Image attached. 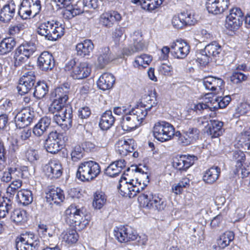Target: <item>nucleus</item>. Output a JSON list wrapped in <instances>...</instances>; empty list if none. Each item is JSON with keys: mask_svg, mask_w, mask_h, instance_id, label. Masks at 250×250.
Here are the masks:
<instances>
[{"mask_svg": "<svg viewBox=\"0 0 250 250\" xmlns=\"http://www.w3.org/2000/svg\"><path fill=\"white\" fill-rule=\"evenodd\" d=\"M34 112L30 108H25L18 112L15 117V122L17 127L23 128L32 122Z\"/></svg>", "mask_w": 250, "mask_h": 250, "instance_id": "obj_15", "label": "nucleus"}, {"mask_svg": "<svg viewBox=\"0 0 250 250\" xmlns=\"http://www.w3.org/2000/svg\"><path fill=\"white\" fill-rule=\"evenodd\" d=\"M52 6L55 5L58 9L68 7L71 2V0H50Z\"/></svg>", "mask_w": 250, "mask_h": 250, "instance_id": "obj_60", "label": "nucleus"}, {"mask_svg": "<svg viewBox=\"0 0 250 250\" xmlns=\"http://www.w3.org/2000/svg\"><path fill=\"white\" fill-rule=\"evenodd\" d=\"M196 160L193 155L177 156L173 159V167L179 170H186L193 165Z\"/></svg>", "mask_w": 250, "mask_h": 250, "instance_id": "obj_17", "label": "nucleus"}, {"mask_svg": "<svg viewBox=\"0 0 250 250\" xmlns=\"http://www.w3.org/2000/svg\"><path fill=\"white\" fill-rule=\"evenodd\" d=\"M243 20L237 19L232 17H227L226 20L225 26L230 30H234L238 29V28L242 25Z\"/></svg>", "mask_w": 250, "mask_h": 250, "instance_id": "obj_48", "label": "nucleus"}, {"mask_svg": "<svg viewBox=\"0 0 250 250\" xmlns=\"http://www.w3.org/2000/svg\"><path fill=\"white\" fill-rule=\"evenodd\" d=\"M38 231L39 234H42L44 237L48 236L51 237L53 236V233L50 231L48 227L43 224L38 225Z\"/></svg>", "mask_w": 250, "mask_h": 250, "instance_id": "obj_63", "label": "nucleus"}, {"mask_svg": "<svg viewBox=\"0 0 250 250\" xmlns=\"http://www.w3.org/2000/svg\"><path fill=\"white\" fill-rule=\"evenodd\" d=\"M176 135L178 136V142L179 144L183 146H188L191 144L185 130L182 133L177 132Z\"/></svg>", "mask_w": 250, "mask_h": 250, "instance_id": "obj_55", "label": "nucleus"}, {"mask_svg": "<svg viewBox=\"0 0 250 250\" xmlns=\"http://www.w3.org/2000/svg\"><path fill=\"white\" fill-rule=\"evenodd\" d=\"M37 33L49 41H56L64 32L63 25L59 22L51 21L41 23L37 29Z\"/></svg>", "mask_w": 250, "mask_h": 250, "instance_id": "obj_2", "label": "nucleus"}, {"mask_svg": "<svg viewBox=\"0 0 250 250\" xmlns=\"http://www.w3.org/2000/svg\"><path fill=\"white\" fill-rule=\"evenodd\" d=\"M71 8L74 12V15H76V16L83 13L84 12H87L82 0L78 1L76 4L72 6Z\"/></svg>", "mask_w": 250, "mask_h": 250, "instance_id": "obj_57", "label": "nucleus"}, {"mask_svg": "<svg viewBox=\"0 0 250 250\" xmlns=\"http://www.w3.org/2000/svg\"><path fill=\"white\" fill-rule=\"evenodd\" d=\"M69 88L65 85L56 88L52 93V95L55 100L61 101L62 103H66L68 100Z\"/></svg>", "mask_w": 250, "mask_h": 250, "instance_id": "obj_38", "label": "nucleus"}, {"mask_svg": "<svg viewBox=\"0 0 250 250\" xmlns=\"http://www.w3.org/2000/svg\"><path fill=\"white\" fill-rule=\"evenodd\" d=\"M126 162L124 159L115 161L105 169V174L109 177H115L120 174L126 167Z\"/></svg>", "mask_w": 250, "mask_h": 250, "instance_id": "obj_23", "label": "nucleus"}, {"mask_svg": "<svg viewBox=\"0 0 250 250\" xmlns=\"http://www.w3.org/2000/svg\"><path fill=\"white\" fill-rule=\"evenodd\" d=\"M16 5L11 2L5 5L0 13V21L4 22H9L14 16L15 14Z\"/></svg>", "mask_w": 250, "mask_h": 250, "instance_id": "obj_30", "label": "nucleus"}, {"mask_svg": "<svg viewBox=\"0 0 250 250\" xmlns=\"http://www.w3.org/2000/svg\"><path fill=\"white\" fill-rule=\"evenodd\" d=\"M170 49L171 53L174 58L183 59L189 54L190 46L185 41L177 40L171 43Z\"/></svg>", "mask_w": 250, "mask_h": 250, "instance_id": "obj_10", "label": "nucleus"}, {"mask_svg": "<svg viewBox=\"0 0 250 250\" xmlns=\"http://www.w3.org/2000/svg\"><path fill=\"white\" fill-rule=\"evenodd\" d=\"M115 122V118L111 110H106L102 115L99 123L100 128L103 130L110 128Z\"/></svg>", "mask_w": 250, "mask_h": 250, "instance_id": "obj_34", "label": "nucleus"}, {"mask_svg": "<svg viewBox=\"0 0 250 250\" xmlns=\"http://www.w3.org/2000/svg\"><path fill=\"white\" fill-rule=\"evenodd\" d=\"M83 209L75 205H70L65 210L63 215L65 222L78 230L84 229L89 221L84 217Z\"/></svg>", "mask_w": 250, "mask_h": 250, "instance_id": "obj_1", "label": "nucleus"}, {"mask_svg": "<svg viewBox=\"0 0 250 250\" xmlns=\"http://www.w3.org/2000/svg\"><path fill=\"white\" fill-rule=\"evenodd\" d=\"M23 173L21 167L18 164L11 165L4 171L0 177V180L4 183H9L12 180L21 179Z\"/></svg>", "mask_w": 250, "mask_h": 250, "instance_id": "obj_12", "label": "nucleus"}, {"mask_svg": "<svg viewBox=\"0 0 250 250\" xmlns=\"http://www.w3.org/2000/svg\"><path fill=\"white\" fill-rule=\"evenodd\" d=\"M233 158L236 161V167H241L245 161V155L243 151L237 150L233 152Z\"/></svg>", "mask_w": 250, "mask_h": 250, "instance_id": "obj_53", "label": "nucleus"}, {"mask_svg": "<svg viewBox=\"0 0 250 250\" xmlns=\"http://www.w3.org/2000/svg\"><path fill=\"white\" fill-rule=\"evenodd\" d=\"M224 123L221 121L215 120H211L209 123L208 124L207 133L212 138H217L221 136L223 133Z\"/></svg>", "mask_w": 250, "mask_h": 250, "instance_id": "obj_26", "label": "nucleus"}, {"mask_svg": "<svg viewBox=\"0 0 250 250\" xmlns=\"http://www.w3.org/2000/svg\"><path fill=\"white\" fill-rule=\"evenodd\" d=\"M46 176L52 179L59 178L62 174V168L61 163L58 160H52L45 166Z\"/></svg>", "mask_w": 250, "mask_h": 250, "instance_id": "obj_19", "label": "nucleus"}, {"mask_svg": "<svg viewBox=\"0 0 250 250\" xmlns=\"http://www.w3.org/2000/svg\"><path fill=\"white\" fill-rule=\"evenodd\" d=\"M66 110L63 108V111L55 113L53 116V120L58 125H62L63 122H66L69 124L71 123L72 118V111L71 108H68V112H66Z\"/></svg>", "mask_w": 250, "mask_h": 250, "instance_id": "obj_36", "label": "nucleus"}, {"mask_svg": "<svg viewBox=\"0 0 250 250\" xmlns=\"http://www.w3.org/2000/svg\"><path fill=\"white\" fill-rule=\"evenodd\" d=\"M220 173V167L217 166L212 167L204 172L203 180L206 184H212L218 179Z\"/></svg>", "mask_w": 250, "mask_h": 250, "instance_id": "obj_29", "label": "nucleus"}, {"mask_svg": "<svg viewBox=\"0 0 250 250\" xmlns=\"http://www.w3.org/2000/svg\"><path fill=\"white\" fill-rule=\"evenodd\" d=\"M106 202V197L102 191H97L94 195L93 202V207L97 209H101Z\"/></svg>", "mask_w": 250, "mask_h": 250, "instance_id": "obj_46", "label": "nucleus"}, {"mask_svg": "<svg viewBox=\"0 0 250 250\" xmlns=\"http://www.w3.org/2000/svg\"><path fill=\"white\" fill-rule=\"evenodd\" d=\"M221 51V46L215 42L207 45L203 50V52L207 53L208 55L214 59L219 57Z\"/></svg>", "mask_w": 250, "mask_h": 250, "instance_id": "obj_37", "label": "nucleus"}, {"mask_svg": "<svg viewBox=\"0 0 250 250\" xmlns=\"http://www.w3.org/2000/svg\"><path fill=\"white\" fill-rule=\"evenodd\" d=\"M101 173L99 164L94 161H84L78 167L76 177L82 181H90L96 178Z\"/></svg>", "mask_w": 250, "mask_h": 250, "instance_id": "obj_3", "label": "nucleus"}, {"mask_svg": "<svg viewBox=\"0 0 250 250\" xmlns=\"http://www.w3.org/2000/svg\"><path fill=\"white\" fill-rule=\"evenodd\" d=\"M12 182L7 188V193L11 195L14 193L21 187L22 182L21 179L12 180Z\"/></svg>", "mask_w": 250, "mask_h": 250, "instance_id": "obj_52", "label": "nucleus"}, {"mask_svg": "<svg viewBox=\"0 0 250 250\" xmlns=\"http://www.w3.org/2000/svg\"><path fill=\"white\" fill-rule=\"evenodd\" d=\"M175 133V128L168 122L162 121L156 123L153 127V135L155 139L161 142L171 140Z\"/></svg>", "mask_w": 250, "mask_h": 250, "instance_id": "obj_7", "label": "nucleus"}, {"mask_svg": "<svg viewBox=\"0 0 250 250\" xmlns=\"http://www.w3.org/2000/svg\"><path fill=\"white\" fill-rule=\"evenodd\" d=\"M65 104V103H62L61 101L55 99L51 105L50 110L54 114L59 113L63 111V108L66 110V112H68L69 107L64 106Z\"/></svg>", "mask_w": 250, "mask_h": 250, "instance_id": "obj_51", "label": "nucleus"}, {"mask_svg": "<svg viewBox=\"0 0 250 250\" xmlns=\"http://www.w3.org/2000/svg\"><path fill=\"white\" fill-rule=\"evenodd\" d=\"M202 83L206 89L218 93L222 90L224 84L222 79L212 76H208L204 78Z\"/></svg>", "mask_w": 250, "mask_h": 250, "instance_id": "obj_18", "label": "nucleus"}, {"mask_svg": "<svg viewBox=\"0 0 250 250\" xmlns=\"http://www.w3.org/2000/svg\"><path fill=\"white\" fill-rule=\"evenodd\" d=\"M36 50V46L33 42H26L16 49L15 55V63L20 65L25 62Z\"/></svg>", "mask_w": 250, "mask_h": 250, "instance_id": "obj_9", "label": "nucleus"}, {"mask_svg": "<svg viewBox=\"0 0 250 250\" xmlns=\"http://www.w3.org/2000/svg\"><path fill=\"white\" fill-rule=\"evenodd\" d=\"M210 56L208 55L207 53L203 52V50H202L197 57V60L201 65L205 66L210 62Z\"/></svg>", "mask_w": 250, "mask_h": 250, "instance_id": "obj_64", "label": "nucleus"}, {"mask_svg": "<svg viewBox=\"0 0 250 250\" xmlns=\"http://www.w3.org/2000/svg\"><path fill=\"white\" fill-rule=\"evenodd\" d=\"M247 79V76L243 73L236 71L232 73L230 77V80L233 83L237 84L243 81H246Z\"/></svg>", "mask_w": 250, "mask_h": 250, "instance_id": "obj_56", "label": "nucleus"}, {"mask_svg": "<svg viewBox=\"0 0 250 250\" xmlns=\"http://www.w3.org/2000/svg\"><path fill=\"white\" fill-rule=\"evenodd\" d=\"M229 0H207L206 8L208 12L213 14H219L228 9Z\"/></svg>", "mask_w": 250, "mask_h": 250, "instance_id": "obj_16", "label": "nucleus"}, {"mask_svg": "<svg viewBox=\"0 0 250 250\" xmlns=\"http://www.w3.org/2000/svg\"><path fill=\"white\" fill-rule=\"evenodd\" d=\"M94 48V45L90 40H85L77 44L76 49L77 54L82 57L89 55Z\"/></svg>", "mask_w": 250, "mask_h": 250, "instance_id": "obj_33", "label": "nucleus"}, {"mask_svg": "<svg viewBox=\"0 0 250 250\" xmlns=\"http://www.w3.org/2000/svg\"><path fill=\"white\" fill-rule=\"evenodd\" d=\"M18 13L23 19H27L31 16L30 4L27 0H23L19 10Z\"/></svg>", "mask_w": 250, "mask_h": 250, "instance_id": "obj_47", "label": "nucleus"}, {"mask_svg": "<svg viewBox=\"0 0 250 250\" xmlns=\"http://www.w3.org/2000/svg\"><path fill=\"white\" fill-rule=\"evenodd\" d=\"M61 136L57 131H52L49 134L44 145L47 152L56 153L61 149Z\"/></svg>", "mask_w": 250, "mask_h": 250, "instance_id": "obj_14", "label": "nucleus"}, {"mask_svg": "<svg viewBox=\"0 0 250 250\" xmlns=\"http://www.w3.org/2000/svg\"><path fill=\"white\" fill-rule=\"evenodd\" d=\"M16 199L18 203L22 205H28L33 201L32 191L27 189H21L18 191Z\"/></svg>", "mask_w": 250, "mask_h": 250, "instance_id": "obj_35", "label": "nucleus"}, {"mask_svg": "<svg viewBox=\"0 0 250 250\" xmlns=\"http://www.w3.org/2000/svg\"><path fill=\"white\" fill-rule=\"evenodd\" d=\"M66 70L72 69L71 76L75 79H83L87 78L91 73V68L86 62L77 64L74 59L69 61L65 66Z\"/></svg>", "mask_w": 250, "mask_h": 250, "instance_id": "obj_8", "label": "nucleus"}, {"mask_svg": "<svg viewBox=\"0 0 250 250\" xmlns=\"http://www.w3.org/2000/svg\"><path fill=\"white\" fill-rule=\"evenodd\" d=\"M16 41L12 38L3 39L0 42V55L5 54L10 52L16 45Z\"/></svg>", "mask_w": 250, "mask_h": 250, "instance_id": "obj_40", "label": "nucleus"}, {"mask_svg": "<svg viewBox=\"0 0 250 250\" xmlns=\"http://www.w3.org/2000/svg\"><path fill=\"white\" fill-rule=\"evenodd\" d=\"M112 59L109 48L104 47L102 49L101 53L98 58L97 65L99 68H102Z\"/></svg>", "mask_w": 250, "mask_h": 250, "instance_id": "obj_41", "label": "nucleus"}, {"mask_svg": "<svg viewBox=\"0 0 250 250\" xmlns=\"http://www.w3.org/2000/svg\"><path fill=\"white\" fill-rule=\"evenodd\" d=\"M48 91V87L44 82H39L35 87L34 96L37 99L43 98Z\"/></svg>", "mask_w": 250, "mask_h": 250, "instance_id": "obj_44", "label": "nucleus"}, {"mask_svg": "<svg viewBox=\"0 0 250 250\" xmlns=\"http://www.w3.org/2000/svg\"><path fill=\"white\" fill-rule=\"evenodd\" d=\"M152 61V57L147 54H142L135 58L133 62V65L135 67H146Z\"/></svg>", "mask_w": 250, "mask_h": 250, "instance_id": "obj_45", "label": "nucleus"}, {"mask_svg": "<svg viewBox=\"0 0 250 250\" xmlns=\"http://www.w3.org/2000/svg\"><path fill=\"white\" fill-rule=\"evenodd\" d=\"M11 219L16 224L21 225L27 220L26 211L23 209H15L11 214Z\"/></svg>", "mask_w": 250, "mask_h": 250, "instance_id": "obj_39", "label": "nucleus"}, {"mask_svg": "<svg viewBox=\"0 0 250 250\" xmlns=\"http://www.w3.org/2000/svg\"><path fill=\"white\" fill-rule=\"evenodd\" d=\"M115 78L111 73H104L99 78L97 81L98 87L103 90L110 89L113 87L115 83Z\"/></svg>", "mask_w": 250, "mask_h": 250, "instance_id": "obj_27", "label": "nucleus"}, {"mask_svg": "<svg viewBox=\"0 0 250 250\" xmlns=\"http://www.w3.org/2000/svg\"><path fill=\"white\" fill-rule=\"evenodd\" d=\"M62 241L68 244H73L77 242L79 235L75 229H69L62 233Z\"/></svg>", "mask_w": 250, "mask_h": 250, "instance_id": "obj_42", "label": "nucleus"}, {"mask_svg": "<svg viewBox=\"0 0 250 250\" xmlns=\"http://www.w3.org/2000/svg\"><path fill=\"white\" fill-rule=\"evenodd\" d=\"M40 241L33 232H26L16 239L17 250H38Z\"/></svg>", "mask_w": 250, "mask_h": 250, "instance_id": "obj_6", "label": "nucleus"}, {"mask_svg": "<svg viewBox=\"0 0 250 250\" xmlns=\"http://www.w3.org/2000/svg\"><path fill=\"white\" fill-rule=\"evenodd\" d=\"M185 131L191 144L198 139L200 131L197 128L190 127L187 130Z\"/></svg>", "mask_w": 250, "mask_h": 250, "instance_id": "obj_54", "label": "nucleus"}, {"mask_svg": "<svg viewBox=\"0 0 250 250\" xmlns=\"http://www.w3.org/2000/svg\"><path fill=\"white\" fill-rule=\"evenodd\" d=\"M183 16L182 14L178 16H174L172 20V24L173 26L177 29H180L183 28L185 26V24L182 22L183 20Z\"/></svg>", "mask_w": 250, "mask_h": 250, "instance_id": "obj_62", "label": "nucleus"}, {"mask_svg": "<svg viewBox=\"0 0 250 250\" xmlns=\"http://www.w3.org/2000/svg\"><path fill=\"white\" fill-rule=\"evenodd\" d=\"M120 194L125 197L133 198L137 194L138 188H133L130 184L125 181V179L120 181L119 186L118 187Z\"/></svg>", "mask_w": 250, "mask_h": 250, "instance_id": "obj_28", "label": "nucleus"}, {"mask_svg": "<svg viewBox=\"0 0 250 250\" xmlns=\"http://www.w3.org/2000/svg\"><path fill=\"white\" fill-rule=\"evenodd\" d=\"M51 123V119L47 117L41 119L38 123L34 126L33 132L35 135L40 137L46 131Z\"/></svg>", "mask_w": 250, "mask_h": 250, "instance_id": "obj_32", "label": "nucleus"}, {"mask_svg": "<svg viewBox=\"0 0 250 250\" xmlns=\"http://www.w3.org/2000/svg\"><path fill=\"white\" fill-rule=\"evenodd\" d=\"M134 140L132 139L119 140L116 144V150L122 156H126L134 150Z\"/></svg>", "mask_w": 250, "mask_h": 250, "instance_id": "obj_25", "label": "nucleus"}, {"mask_svg": "<svg viewBox=\"0 0 250 250\" xmlns=\"http://www.w3.org/2000/svg\"><path fill=\"white\" fill-rule=\"evenodd\" d=\"M38 63L40 68L43 71L51 70L55 65L53 56L48 52H43L40 55Z\"/></svg>", "mask_w": 250, "mask_h": 250, "instance_id": "obj_21", "label": "nucleus"}, {"mask_svg": "<svg viewBox=\"0 0 250 250\" xmlns=\"http://www.w3.org/2000/svg\"><path fill=\"white\" fill-rule=\"evenodd\" d=\"M164 0H143L142 7L144 9L152 11L160 6Z\"/></svg>", "mask_w": 250, "mask_h": 250, "instance_id": "obj_49", "label": "nucleus"}, {"mask_svg": "<svg viewBox=\"0 0 250 250\" xmlns=\"http://www.w3.org/2000/svg\"><path fill=\"white\" fill-rule=\"evenodd\" d=\"M133 44L128 48L124 49L123 53L124 55L129 56L134 53L144 50L146 46L142 37L140 36L137 39L133 38Z\"/></svg>", "mask_w": 250, "mask_h": 250, "instance_id": "obj_31", "label": "nucleus"}, {"mask_svg": "<svg viewBox=\"0 0 250 250\" xmlns=\"http://www.w3.org/2000/svg\"><path fill=\"white\" fill-rule=\"evenodd\" d=\"M145 109L136 107L129 110L127 113L122 117V127L125 131L135 129L140 125L146 117Z\"/></svg>", "mask_w": 250, "mask_h": 250, "instance_id": "obj_5", "label": "nucleus"}, {"mask_svg": "<svg viewBox=\"0 0 250 250\" xmlns=\"http://www.w3.org/2000/svg\"><path fill=\"white\" fill-rule=\"evenodd\" d=\"M116 238L121 243L134 241L137 238V232L129 226H121L114 231Z\"/></svg>", "mask_w": 250, "mask_h": 250, "instance_id": "obj_11", "label": "nucleus"}, {"mask_svg": "<svg viewBox=\"0 0 250 250\" xmlns=\"http://www.w3.org/2000/svg\"><path fill=\"white\" fill-rule=\"evenodd\" d=\"M25 28V24L22 23L11 25L9 28V33L11 35H15Z\"/></svg>", "mask_w": 250, "mask_h": 250, "instance_id": "obj_59", "label": "nucleus"}, {"mask_svg": "<svg viewBox=\"0 0 250 250\" xmlns=\"http://www.w3.org/2000/svg\"><path fill=\"white\" fill-rule=\"evenodd\" d=\"M250 113V104L247 103H241L236 109V114L239 116L244 115Z\"/></svg>", "mask_w": 250, "mask_h": 250, "instance_id": "obj_58", "label": "nucleus"}, {"mask_svg": "<svg viewBox=\"0 0 250 250\" xmlns=\"http://www.w3.org/2000/svg\"><path fill=\"white\" fill-rule=\"evenodd\" d=\"M46 201L50 205H59L64 199L63 191L60 188H53L46 193Z\"/></svg>", "mask_w": 250, "mask_h": 250, "instance_id": "obj_24", "label": "nucleus"}, {"mask_svg": "<svg viewBox=\"0 0 250 250\" xmlns=\"http://www.w3.org/2000/svg\"><path fill=\"white\" fill-rule=\"evenodd\" d=\"M71 159L74 162L81 160L84 156V151L80 146H75L71 152Z\"/></svg>", "mask_w": 250, "mask_h": 250, "instance_id": "obj_50", "label": "nucleus"}, {"mask_svg": "<svg viewBox=\"0 0 250 250\" xmlns=\"http://www.w3.org/2000/svg\"><path fill=\"white\" fill-rule=\"evenodd\" d=\"M122 16L117 11H111L104 13L100 16V22L101 24L107 28H110L116 23L121 21Z\"/></svg>", "mask_w": 250, "mask_h": 250, "instance_id": "obj_20", "label": "nucleus"}, {"mask_svg": "<svg viewBox=\"0 0 250 250\" xmlns=\"http://www.w3.org/2000/svg\"><path fill=\"white\" fill-rule=\"evenodd\" d=\"M157 104V102L155 94L151 92L149 94L144 95L142 97L140 105L137 107L142 109H145L146 116L148 112L153 107H155Z\"/></svg>", "mask_w": 250, "mask_h": 250, "instance_id": "obj_22", "label": "nucleus"}, {"mask_svg": "<svg viewBox=\"0 0 250 250\" xmlns=\"http://www.w3.org/2000/svg\"><path fill=\"white\" fill-rule=\"evenodd\" d=\"M234 238V235L233 232L226 231L221 235L220 238L217 240V245L219 248L224 249L229 244Z\"/></svg>", "mask_w": 250, "mask_h": 250, "instance_id": "obj_43", "label": "nucleus"}, {"mask_svg": "<svg viewBox=\"0 0 250 250\" xmlns=\"http://www.w3.org/2000/svg\"><path fill=\"white\" fill-rule=\"evenodd\" d=\"M138 200L142 207L148 209L162 211L166 207V202L162 196L153 194L150 191L147 190L140 193Z\"/></svg>", "mask_w": 250, "mask_h": 250, "instance_id": "obj_4", "label": "nucleus"}, {"mask_svg": "<svg viewBox=\"0 0 250 250\" xmlns=\"http://www.w3.org/2000/svg\"><path fill=\"white\" fill-rule=\"evenodd\" d=\"M182 15L184 17L183 18L184 21H182V22L185 24V25H192L196 23L197 21L194 18L193 15L188 13H182Z\"/></svg>", "mask_w": 250, "mask_h": 250, "instance_id": "obj_61", "label": "nucleus"}, {"mask_svg": "<svg viewBox=\"0 0 250 250\" xmlns=\"http://www.w3.org/2000/svg\"><path fill=\"white\" fill-rule=\"evenodd\" d=\"M36 77L34 73L29 71L25 73L20 79L17 89L20 94L27 93L34 86Z\"/></svg>", "mask_w": 250, "mask_h": 250, "instance_id": "obj_13", "label": "nucleus"}]
</instances>
